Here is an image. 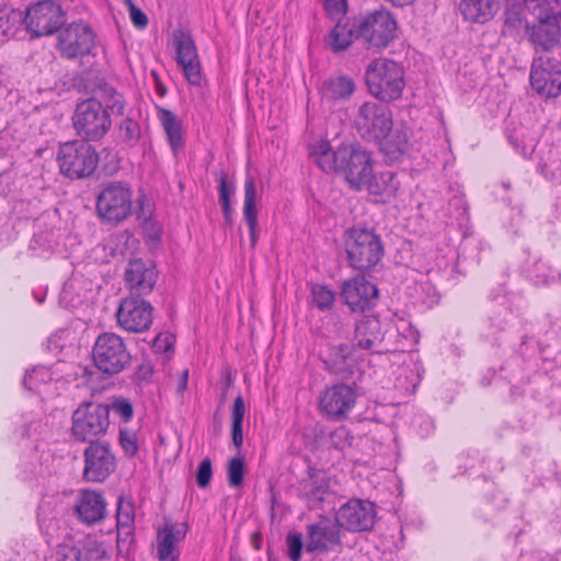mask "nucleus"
Masks as SVG:
<instances>
[{"label":"nucleus","instance_id":"31","mask_svg":"<svg viewBox=\"0 0 561 561\" xmlns=\"http://www.w3.org/2000/svg\"><path fill=\"white\" fill-rule=\"evenodd\" d=\"M300 492L310 510H316L330 494V481L324 472L313 470L300 483Z\"/></svg>","mask_w":561,"mask_h":561},{"label":"nucleus","instance_id":"63","mask_svg":"<svg viewBox=\"0 0 561 561\" xmlns=\"http://www.w3.org/2000/svg\"><path fill=\"white\" fill-rule=\"evenodd\" d=\"M119 445L127 457H134L138 451L136 434L126 430H119Z\"/></svg>","mask_w":561,"mask_h":561},{"label":"nucleus","instance_id":"57","mask_svg":"<svg viewBox=\"0 0 561 561\" xmlns=\"http://www.w3.org/2000/svg\"><path fill=\"white\" fill-rule=\"evenodd\" d=\"M245 466L241 457L232 458L227 468L228 482L232 488H239L244 481Z\"/></svg>","mask_w":561,"mask_h":561},{"label":"nucleus","instance_id":"49","mask_svg":"<svg viewBox=\"0 0 561 561\" xmlns=\"http://www.w3.org/2000/svg\"><path fill=\"white\" fill-rule=\"evenodd\" d=\"M526 9L535 19H549L561 15L558 9V0H524Z\"/></svg>","mask_w":561,"mask_h":561},{"label":"nucleus","instance_id":"45","mask_svg":"<svg viewBox=\"0 0 561 561\" xmlns=\"http://www.w3.org/2000/svg\"><path fill=\"white\" fill-rule=\"evenodd\" d=\"M507 140L512 147L524 158H530L535 151L537 140L523 127L515 128L507 134Z\"/></svg>","mask_w":561,"mask_h":561},{"label":"nucleus","instance_id":"51","mask_svg":"<svg viewBox=\"0 0 561 561\" xmlns=\"http://www.w3.org/2000/svg\"><path fill=\"white\" fill-rule=\"evenodd\" d=\"M313 305L321 311L330 310L335 302V293L325 285L316 284L311 288Z\"/></svg>","mask_w":561,"mask_h":561},{"label":"nucleus","instance_id":"64","mask_svg":"<svg viewBox=\"0 0 561 561\" xmlns=\"http://www.w3.org/2000/svg\"><path fill=\"white\" fill-rule=\"evenodd\" d=\"M82 561H103L106 558V550L102 543L92 541L81 550Z\"/></svg>","mask_w":561,"mask_h":561},{"label":"nucleus","instance_id":"35","mask_svg":"<svg viewBox=\"0 0 561 561\" xmlns=\"http://www.w3.org/2000/svg\"><path fill=\"white\" fill-rule=\"evenodd\" d=\"M356 84L351 77L336 76L327 79L320 89L323 101L329 103L348 100L355 92Z\"/></svg>","mask_w":561,"mask_h":561},{"label":"nucleus","instance_id":"52","mask_svg":"<svg viewBox=\"0 0 561 561\" xmlns=\"http://www.w3.org/2000/svg\"><path fill=\"white\" fill-rule=\"evenodd\" d=\"M103 107L113 115H123L125 108V99L113 88H104L101 94Z\"/></svg>","mask_w":561,"mask_h":561},{"label":"nucleus","instance_id":"43","mask_svg":"<svg viewBox=\"0 0 561 561\" xmlns=\"http://www.w3.org/2000/svg\"><path fill=\"white\" fill-rule=\"evenodd\" d=\"M394 327L398 332V347L404 352L412 350L420 341V333L412 322L405 318H398L394 321Z\"/></svg>","mask_w":561,"mask_h":561},{"label":"nucleus","instance_id":"22","mask_svg":"<svg viewBox=\"0 0 561 561\" xmlns=\"http://www.w3.org/2000/svg\"><path fill=\"white\" fill-rule=\"evenodd\" d=\"M77 519L87 526H93L107 515V502L102 491L90 488L80 489L73 504Z\"/></svg>","mask_w":561,"mask_h":561},{"label":"nucleus","instance_id":"61","mask_svg":"<svg viewBox=\"0 0 561 561\" xmlns=\"http://www.w3.org/2000/svg\"><path fill=\"white\" fill-rule=\"evenodd\" d=\"M116 546L119 554H128L135 543V527H116Z\"/></svg>","mask_w":561,"mask_h":561},{"label":"nucleus","instance_id":"27","mask_svg":"<svg viewBox=\"0 0 561 561\" xmlns=\"http://www.w3.org/2000/svg\"><path fill=\"white\" fill-rule=\"evenodd\" d=\"M523 358L519 355L510 358L502 367L501 373H507L503 375V378H507L512 382V394L515 396L517 390L522 389L518 394L530 393L535 399H540L539 394L536 393L534 388L538 383L541 376H536L534 380H530L525 368L522 367Z\"/></svg>","mask_w":561,"mask_h":561},{"label":"nucleus","instance_id":"14","mask_svg":"<svg viewBox=\"0 0 561 561\" xmlns=\"http://www.w3.org/2000/svg\"><path fill=\"white\" fill-rule=\"evenodd\" d=\"M65 21L61 5L53 0H44L31 5L24 19L26 28L34 36H46L60 30Z\"/></svg>","mask_w":561,"mask_h":561},{"label":"nucleus","instance_id":"8","mask_svg":"<svg viewBox=\"0 0 561 561\" xmlns=\"http://www.w3.org/2000/svg\"><path fill=\"white\" fill-rule=\"evenodd\" d=\"M92 359L100 371L113 376L130 365L131 356L119 335L105 332L95 340Z\"/></svg>","mask_w":561,"mask_h":561},{"label":"nucleus","instance_id":"55","mask_svg":"<svg viewBox=\"0 0 561 561\" xmlns=\"http://www.w3.org/2000/svg\"><path fill=\"white\" fill-rule=\"evenodd\" d=\"M178 65L182 68L184 77L191 85H202L203 73L199 57L197 59H191L184 62H179Z\"/></svg>","mask_w":561,"mask_h":561},{"label":"nucleus","instance_id":"12","mask_svg":"<svg viewBox=\"0 0 561 561\" xmlns=\"http://www.w3.org/2000/svg\"><path fill=\"white\" fill-rule=\"evenodd\" d=\"M42 186L43 180L30 175L25 165L11 167L0 173V196L13 199L15 210L16 202L30 203Z\"/></svg>","mask_w":561,"mask_h":561},{"label":"nucleus","instance_id":"44","mask_svg":"<svg viewBox=\"0 0 561 561\" xmlns=\"http://www.w3.org/2000/svg\"><path fill=\"white\" fill-rule=\"evenodd\" d=\"M22 140L23 133L16 122L9 123L0 130V158H4L16 150Z\"/></svg>","mask_w":561,"mask_h":561},{"label":"nucleus","instance_id":"53","mask_svg":"<svg viewBox=\"0 0 561 561\" xmlns=\"http://www.w3.org/2000/svg\"><path fill=\"white\" fill-rule=\"evenodd\" d=\"M116 527H135V506L122 496L117 500Z\"/></svg>","mask_w":561,"mask_h":561},{"label":"nucleus","instance_id":"62","mask_svg":"<svg viewBox=\"0 0 561 561\" xmlns=\"http://www.w3.org/2000/svg\"><path fill=\"white\" fill-rule=\"evenodd\" d=\"M323 9L332 21L343 19L347 13V0H321Z\"/></svg>","mask_w":561,"mask_h":561},{"label":"nucleus","instance_id":"15","mask_svg":"<svg viewBox=\"0 0 561 561\" xmlns=\"http://www.w3.org/2000/svg\"><path fill=\"white\" fill-rule=\"evenodd\" d=\"M153 307L140 296L131 294L121 300L116 311L118 325L131 333H141L147 331L153 320Z\"/></svg>","mask_w":561,"mask_h":561},{"label":"nucleus","instance_id":"17","mask_svg":"<svg viewBox=\"0 0 561 561\" xmlns=\"http://www.w3.org/2000/svg\"><path fill=\"white\" fill-rule=\"evenodd\" d=\"M83 456L82 477L87 482H104L116 469V458L106 443L91 442Z\"/></svg>","mask_w":561,"mask_h":561},{"label":"nucleus","instance_id":"25","mask_svg":"<svg viewBox=\"0 0 561 561\" xmlns=\"http://www.w3.org/2000/svg\"><path fill=\"white\" fill-rule=\"evenodd\" d=\"M423 373L424 368L419 356L409 353L393 370L394 387L403 394H412L416 391Z\"/></svg>","mask_w":561,"mask_h":561},{"label":"nucleus","instance_id":"33","mask_svg":"<svg viewBox=\"0 0 561 561\" xmlns=\"http://www.w3.org/2000/svg\"><path fill=\"white\" fill-rule=\"evenodd\" d=\"M500 9V0H460L459 12L462 18L476 24L491 21Z\"/></svg>","mask_w":561,"mask_h":561},{"label":"nucleus","instance_id":"21","mask_svg":"<svg viewBox=\"0 0 561 561\" xmlns=\"http://www.w3.org/2000/svg\"><path fill=\"white\" fill-rule=\"evenodd\" d=\"M188 524L165 519L156 533V557L158 561H179L180 543L186 538Z\"/></svg>","mask_w":561,"mask_h":561},{"label":"nucleus","instance_id":"29","mask_svg":"<svg viewBox=\"0 0 561 561\" xmlns=\"http://www.w3.org/2000/svg\"><path fill=\"white\" fill-rule=\"evenodd\" d=\"M495 300L488 319L492 333L511 331L515 325L522 324V319L513 311L510 297L502 296L495 298Z\"/></svg>","mask_w":561,"mask_h":561},{"label":"nucleus","instance_id":"24","mask_svg":"<svg viewBox=\"0 0 561 561\" xmlns=\"http://www.w3.org/2000/svg\"><path fill=\"white\" fill-rule=\"evenodd\" d=\"M385 330L381 321L376 317H365L356 322L354 341L358 348L371 353H381Z\"/></svg>","mask_w":561,"mask_h":561},{"label":"nucleus","instance_id":"9","mask_svg":"<svg viewBox=\"0 0 561 561\" xmlns=\"http://www.w3.org/2000/svg\"><path fill=\"white\" fill-rule=\"evenodd\" d=\"M529 80L531 88L541 98L553 99L561 95V50L535 57Z\"/></svg>","mask_w":561,"mask_h":561},{"label":"nucleus","instance_id":"39","mask_svg":"<svg viewBox=\"0 0 561 561\" xmlns=\"http://www.w3.org/2000/svg\"><path fill=\"white\" fill-rule=\"evenodd\" d=\"M380 150L391 160H398L409 149V135L405 128L393 126L383 138L376 140Z\"/></svg>","mask_w":561,"mask_h":561},{"label":"nucleus","instance_id":"56","mask_svg":"<svg viewBox=\"0 0 561 561\" xmlns=\"http://www.w3.org/2000/svg\"><path fill=\"white\" fill-rule=\"evenodd\" d=\"M538 170L546 179L561 182V154L557 153L556 157L541 161L538 164Z\"/></svg>","mask_w":561,"mask_h":561},{"label":"nucleus","instance_id":"18","mask_svg":"<svg viewBox=\"0 0 561 561\" xmlns=\"http://www.w3.org/2000/svg\"><path fill=\"white\" fill-rule=\"evenodd\" d=\"M356 391L352 386L336 383L328 387L319 398L320 411L331 420L347 417L356 403Z\"/></svg>","mask_w":561,"mask_h":561},{"label":"nucleus","instance_id":"40","mask_svg":"<svg viewBox=\"0 0 561 561\" xmlns=\"http://www.w3.org/2000/svg\"><path fill=\"white\" fill-rule=\"evenodd\" d=\"M58 232L54 227L36 230L30 241L32 253L38 257H48L58 245Z\"/></svg>","mask_w":561,"mask_h":561},{"label":"nucleus","instance_id":"47","mask_svg":"<svg viewBox=\"0 0 561 561\" xmlns=\"http://www.w3.org/2000/svg\"><path fill=\"white\" fill-rule=\"evenodd\" d=\"M219 201L222 208L225 224L232 225L231 196L236 193L233 183H229L226 172L221 171L219 175Z\"/></svg>","mask_w":561,"mask_h":561},{"label":"nucleus","instance_id":"2","mask_svg":"<svg viewBox=\"0 0 561 561\" xmlns=\"http://www.w3.org/2000/svg\"><path fill=\"white\" fill-rule=\"evenodd\" d=\"M344 249L350 266L360 272L374 268L385 254L380 234L374 228L363 226L344 231Z\"/></svg>","mask_w":561,"mask_h":561},{"label":"nucleus","instance_id":"32","mask_svg":"<svg viewBox=\"0 0 561 561\" xmlns=\"http://www.w3.org/2000/svg\"><path fill=\"white\" fill-rule=\"evenodd\" d=\"M400 183L397 174L393 171L386 170L379 173L370 171L366 184L363 190L368 194L377 196L381 202H388L390 198L396 197Z\"/></svg>","mask_w":561,"mask_h":561},{"label":"nucleus","instance_id":"13","mask_svg":"<svg viewBox=\"0 0 561 561\" xmlns=\"http://www.w3.org/2000/svg\"><path fill=\"white\" fill-rule=\"evenodd\" d=\"M358 134L367 140L383 138L393 125L391 110L373 101L364 102L354 119Z\"/></svg>","mask_w":561,"mask_h":561},{"label":"nucleus","instance_id":"41","mask_svg":"<svg viewBox=\"0 0 561 561\" xmlns=\"http://www.w3.org/2000/svg\"><path fill=\"white\" fill-rule=\"evenodd\" d=\"M558 325V321H554L551 324V331H547L545 336L540 337L537 342L542 360L554 364H561V337L553 329Z\"/></svg>","mask_w":561,"mask_h":561},{"label":"nucleus","instance_id":"5","mask_svg":"<svg viewBox=\"0 0 561 561\" xmlns=\"http://www.w3.org/2000/svg\"><path fill=\"white\" fill-rule=\"evenodd\" d=\"M357 36L369 49L386 48L397 37L398 22L387 9L381 8L355 18Z\"/></svg>","mask_w":561,"mask_h":561},{"label":"nucleus","instance_id":"42","mask_svg":"<svg viewBox=\"0 0 561 561\" xmlns=\"http://www.w3.org/2000/svg\"><path fill=\"white\" fill-rule=\"evenodd\" d=\"M173 46L176 53V62H184L191 59H197L198 53L192 35L183 30L173 32Z\"/></svg>","mask_w":561,"mask_h":561},{"label":"nucleus","instance_id":"37","mask_svg":"<svg viewBox=\"0 0 561 561\" xmlns=\"http://www.w3.org/2000/svg\"><path fill=\"white\" fill-rule=\"evenodd\" d=\"M528 279L536 286L561 285V266H554L547 260L538 259L527 271Z\"/></svg>","mask_w":561,"mask_h":561},{"label":"nucleus","instance_id":"6","mask_svg":"<svg viewBox=\"0 0 561 561\" xmlns=\"http://www.w3.org/2000/svg\"><path fill=\"white\" fill-rule=\"evenodd\" d=\"M110 407L95 401L82 402L72 414L71 434L81 443L100 442L110 427Z\"/></svg>","mask_w":561,"mask_h":561},{"label":"nucleus","instance_id":"4","mask_svg":"<svg viewBox=\"0 0 561 561\" xmlns=\"http://www.w3.org/2000/svg\"><path fill=\"white\" fill-rule=\"evenodd\" d=\"M133 190L124 181H108L100 188L95 210L102 222L117 226L133 215Z\"/></svg>","mask_w":561,"mask_h":561},{"label":"nucleus","instance_id":"26","mask_svg":"<svg viewBox=\"0 0 561 561\" xmlns=\"http://www.w3.org/2000/svg\"><path fill=\"white\" fill-rule=\"evenodd\" d=\"M354 345L348 343H341L339 345H328L321 352V358L328 371L334 375H348L353 373Z\"/></svg>","mask_w":561,"mask_h":561},{"label":"nucleus","instance_id":"11","mask_svg":"<svg viewBox=\"0 0 561 561\" xmlns=\"http://www.w3.org/2000/svg\"><path fill=\"white\" fill-rule=\"evenodd\" d=\"M342 529L336 522L328 516L306 526V553L322 556L329 552H341Z\"/></svg>","mask_w":561,"mask_h":561},{"label":"nucleus","instance_id":"10","mask_svg":"<svg viewBox=\"0 0 561 561\" xmlns=\"http://www.w3.org/2000/svg\"><path fill=\"white\" fill-rule=\"evenodd\" d=\"M72 121L77 134L88 142L103 138L112 125L110 113L94 98L77 105Z\"/></svg>","mask_w":561,"mask_h":561},{"label":"nucleus","instance_id":"54","mask_svg":"<svg viewBox=\"0 0 561 561\" xmlns=\"http://www.w3.org/2000/svg\"><path fill=\"white\" fill-rule=\"evenodd\" d=\"M140 126L131 118H125L119 125V137L128 147H134L140 138Z\"/></svg>","mask_w":561,"mask_h":561},{"label":"nucleus","instance_id":"48","mask_svg":"<svg viewBox=\"0 0 561 561\" xmlns=\"http://www.w3.org/2000/svg\"><path fill=\"white\" fill-rule=\"evenodd\" d=\"M53 380V373L46 366H35L31 370H26L22 380V385L30 391H38L44 385Z\"/></svg>","mask_w":561,"mask_h":561},{"label":"nucleus","instance_id":"23","mask_svg":"<svg viewBox=\"0 0 561 561\" xmlns=\"http://www.w3.org/2000/svg\"><path fill=\"white\" fill-rule=\"evenodd\" d=\"M535 20L537 23L527 26V33L529 42L535 46L536 51L541 50V55H550L554 50H561L559 43L561 15Z\"/></svg>","mask_w":561,"mask_h":561},{"label":"nucleus","instance_id":"58","mask_svg":"<svg viewBox=\"0 0 561 561\" xmlns=\"http://www.w3.org/2000/svg\"><path fill=\"white\" fill-rule=\"evenodd\" d=\"M110 407V412L113 411L123 422L128 423L134 417V407L129 399L124 397H114Z\"/></svg>","mask_w":561,"mask_h":561},{"label":"nucleus","instance_id":"19","mask_svg":"<svg viewBox=\"0 0 561 561\" xmlns=\"http://www.w3.org/2000/svg\"><path fill=\"white\" fill-rule=\"evenodd\" d=\"M344 304L352 312H365L373 309L378 301V288L365 276L358 275L344 280L341 288Z\"/></svg>","mask_w":561,"mask_h":561},{"label":"nucleus","instance_id":"36","mask_svg":"<svg viewBox=\"0 0 561 561\" xmlns=\"http://www.w3.org/2000/svg\"><path fill=\"white\" fill-rule=\"evenodd\" d=\"M158 118L165 133L168 142L174 156L184 147V133L182 122L168 108H159Z\"/></svg>","mask_w":561,"mask_h":561},{"label":"nucleus","instance_id":"1","mask_svg":"<svg viewBox=\"0 0 561 561\" xmlns=\"http://www.w3.org/2000/svg\"><path fill=\"white\" fill-rule=\"evenodd\" d=\"M309 153L322 171L339 173L351 188L363 191L373 168L369 151L353 145L332 149L328 140L321 139L309 145Z\"/></svg>","mask_w":561,"mask_h":561},{"label":"nucleus","instance_id":"30","mask_svg":"<svg viewBox=\"0 0 561 561\" xmlns=\"http://www.w3.org/2000/svg\"><path fill=\"white\" fill-rule=\"evenodd\" d=\"M156 273L140 259L131 260L125 271V282L135 296L148 294L156 284Z\"/></svg>","mask_w":561,"mask_h":561},{"label":"nucleus","instance_id":"59","mask_svg":"<svg viewBox=\"0 0 561 561\" xmlns=\"http://www.w3.org/2000/svg\"><path fill=\"white\" fill-rule=\"evenodd\" d=\"M525 22L523 8L520 4L513 3L506 7L504 11V25L507 30H519Z\"/></svg>","mask_w":561,"mask_h":561},{"label":"nucleus","instance_id":"28","mask_svg":"<svg viewBox=\"0 0 561 561\" xmlns=\"http://www.w3.org/2000/svg\"><path fill=\"white\" fill-rule=\"evenodd\" d=\"M260 201L256 183L253 176L248 175L244 181L243 218L249 228L250 245L255 248L259 241V210Z\"/></svg>","mask_w":561,"mask_h":561},{"label":"nucleus","instance_id":"50","mask_svg":"<svg viewBox=\"0 0 561 561\" xmlns=\"http://www.w3.org/2000/svg\"><path fill=\"white\" fill-rule=\"evenodd\" d=\"M354 436L348 427L340 425L330 432L328 437V445L339 451H345L353 444Z\"/></svg>","mask_w":561,"mask_h":561},{"label":"nucleus","instance_id":"46","mask_svg":"<svg viewBox=\"0 0 561 561\" xmlns=\"http://www.w3.org/2000/svg\"><path fill=\"white\" fill-rule=\"evenodd\" d=\"M245 414V404L242 396H238L233 401L231 412V438L233 445L240 449L243 444V420Z\"/></svg>","mask_w":561,"mask_h":561},{"label":"nucleus","instance_id":"38","mask_svg":"<svg viewBox=\"0 0 561 561\" xmlns=\"http://www.w3.org/2000/svg\"><path fill=\"white\" fill-rule=\"evenodd\" d=\"M336 24L328 35V45L334 53L346 50L354 39H358L357 28L355 27V18L347 19L345 22L335 20Z\"/></svg>","mask_w":561,"mask_h":561},{"label":"nucleus","instance_id":"20","mask_svg":"<svg viewBox=\"0 0 561 561\" xmlns=\"http://www.w3.org/2000/svg\"><path fill=\"white\" fill-rule=\"evenodd\" d=\"M376 511L371 502L354 499L343 504L335 514L341 529L362 533L373 528Z\"/></svg>","mask_w":561,"mask_h":561},{"label":"nucleus","instance_id":"7","mask_svg":"<svg viewBox=\"0 0 561 561\" xmlns=\"http://www.w3.org/2000/svg\"><path fill=\"white\" fill-rule=\"evenodd\" d=\"M57 162L61 174L79 180L93 174L99 164V154L88 141L73 140L59 147Z\"/></svg>","mask_w":561,"mask_h":561},{"label":"nucleus","instance_id":"60","mask_svg":"<svg viewBox=\"0 0 561 561\" xmlns=\"http://www.w3.org/2000/svg\"><path fill=\"white\" fill-rule=\"evenodd\" d=\"M287 554L291 561H300L306 539L299 533H289L286 537Z\"/></svg>","mask_w":561,"mask_h":561},{"label":"nucleus","instance_id":"16","mask_svg":"<svg viewBox=\"0 0 561 561\" xmlns=\"http://www.w3.org/2000/svg\"><path fill=\"white\" fill-rule=\"evenodd\" d=\"M57 47L67 59L90 55L94 48V33L87 23H70L59 30Z\"/></svg>","mask_w":561,"mask_h":561},{"label":"nucleus","instance_id":"3","mask_svg":"<svg viewBox=\"0 0 561 561\" xmlns=\"http://www.w3.org/2000/svg\"><path fill=\"white\" fill-rule=\"evenodd\" d=\"M368 92L381 102L399 100L405 87L403 67L389 58L371 60L365 71Z\"/></svg>","mask_w":561,"mask_h":561},{"label":"nucleus","instance_id":"34","mask_svg":"<svg viewBox=\"0 0 561 561\" xmlns=\"http://www.w3.org/2000/svg\"><path fill=\"white\" fill-rule=\"evenodd\" d=\"M459 468L463 469L465 473L474 474L486 479V472L502 471L503 465L497 459H491L486 455H482L479 450H470L460 457Z\"/></svg>","mask_w":561,"mask_h":561}]
</instances>
